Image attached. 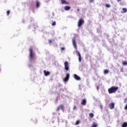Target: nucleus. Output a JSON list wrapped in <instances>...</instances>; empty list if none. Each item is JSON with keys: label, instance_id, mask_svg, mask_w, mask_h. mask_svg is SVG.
Instances as JSON below:
<instances>
[{"label": "nucleus", "instance_id": "obj_13", "mask_svg": "<svg viewBox=\"0 0 127 127\" xmlns=\"http://www.w3.org/2000/svg\"><path fill=\"white\" fill-rule=\"evenodd\" d=\"M126 12H127V8H123L121 13H126Z\"/></svg>", "mask_w": 127, "mask_h": 127}, {"label": "nucleus", "instance_id": "obj_10", "mask_svg": "<svg viewBox=\"0 0 127 127\" xmlns=\"http://www.w3.org/2000/svg\"><path fill=\"white\" fill-rule=\"evenodd\" d=\"M61 3H62V4H69V3L68 1H66L65 0H61Z\"/></svg>", "mask_w": 127, "mask_h": 127}, {"label": "nucleus", "instance_id": "obj_6", "mask_svg": "<svg viewBox=\"0 0 127 127\" xmlns=\"http://www.w3.org/2000/svg\"><path fill=\"white\" fill-rule=\"evenodd\" d=\"M76 53L77 54V55L78 56L79 62H81V61H82V58H81V54H80V52H79L78 51H76Z\"/></svg>", "mask_w": 127, "mask_h": 127}, {"label": "nucleus", "instance_id": "obj_9", "mask_svg": "<svg viewBox=\"0 0 127 127\" xmlns=\"http://www.w3.org/2000/svg\"><path fill=\"white\" fill-rule=\"evenodd\" d=\"M72 44L75 49H77V45L76 44V40L73 39L72 40Z\"/></svg>", "mask_w": 127, "mask_h": 127}, {"label": "nucleus", "instance_id": "obj_17", "mask_svg": "<svg viewBox=\"0 0 127 127\" xmlns=\"http://www.w3.org/2000/svg\"><path fill=\"white\" fill-rule=\"evenodd\" d=\"M98 125L96 124V122H93L92 124V127H97Z\"/></svg>", "mask_w": 127, "mask_h": 127}, {"label": "nucleus", "instance_id": "obj_11", "mask_svg": "<svg viewBox=\"0 0 127 127\" xmlns=\"http://www.w3.org/2000/svg\"><path fill=\"white\" fill-rule=\"evenodd\" d=\"M44 73L45 76H49V75H50V72L47 71L46 70H44Z\"/></svg>", "mask_w": 127, "mask_h": 127}, {"label": "nucleus", "instance_id": "obj_25", "mask_svg": "<svg viewBox=\"0 0 127 127\" xmlns=\"http://www.w3.org/2000/svg\"><path fill=\"white\" fill-rule=\"evenodd\" d=\"M60 110V106H59L57 109V112H59Z\"/></svg>", "mask_w": 127, "mask_h": 127}, {"label": "nucleus", "instance_id": "obj_21", "mask_svg": "<svg viewBox=\"0 0 127 127\" xmlns=\"http://www.w3.org/2000/svg\"><path fill=\"white\" fill-rule=\"evenodd\" d=\"M79 124H80V121L77 120L76 121L75 125V126H78V125H79Z\"/></svg>", "mask_w": 127, "mask_h": 127}, {"label": "nucleus", "instance_id": "obj_14", "mask_svg": "<svg viewBox=\"0 0 127 127\" xmlns=\"http://www.w3.org/2000/svg\"><path fill=\"white\" fill-rule=\"evenodd\" d=\"M71 7L69 6H65L64 7V9L65 10H69V9H70Z\"/></svg>", "mask_w": 127, "mask_h": 127}, {"label": "nucleus", "instance_id": "obj_31", "mask_svg": "<svg viewBox=\"0 0 127 127\" xmlns=\"http://www.w3.org/2000/svg\"><path fill=\"white\" fill-rule=\"evenodd\" d=\"M125 109L126 110H127V104L126 105V106H125Z\"/></svg>", "mask_w": 127, "mask_h": 127}, {"label": "nucleus", "instance_id": "obj_29", "mask_svg": "<svg viewBox=\"0 0 127 127\" xmlns=\"http://www.w3.org/2000/svg\"><path fill=\"white\" fill-rule=\"evenodd\" d=\"M127 98L124 99V103H127Z\"/></svg>", "mask_w": 127, "mask_h": 127}, {"label": "nucleus", "instance_id": "obj_35", "mask_svg": "<svg viewBox=\"0 0 127 127\" xmlns=\"http://www.w3.org/2000/svg\"><path fill=\"white\" fill-rule=\"evenodd\" d=\"M79 10H80V9H77V11H79Z\"/></svg>", "mask_w": 127, "mask_h": 127}, {"label": "nucleus", "instance_id": "obj_32", "mask_svg": "<svg viewBox=\"0 0 127 127\" xmlns=\"http://www.w3.org/2000/svg\"><path fill=\"white\" fill-rule=\"evenodd\" d=\"M61 50H65V48H61Z\"/></svg>", "mask_w": 127, "mask_h": 127}, {"label": "nucleus", "instance_id": "obj_1", "mask_svg": "<svg viewBox=\"0 0 127 127\" xmlns=\"http://www.w3.org/2000/svg\"><path fill=\"white\" fill-rule=\"evenodd\" d=\"M118 90H119V87L112 86L111 87L108 89V93L109 94H113L114 93H116V92H117Z\"/></svg>", "mask_w": 127, "mask_h": 127}, {"label": "nucleus", "instance_id": "obj_34", "mask_svg": "<svg viewBox=\"0 0 127 127\" xmlns=\"http://www.w3.org/2000/svg\"><path fill=\"white\" fill-rule=\"evenodd\" d=\"M121 0H117V1L119 2V1H121Z\"/></svg>", "mask_w": 127, "mask_h": 127}, {"label": "nucleus", "instance_id": "obj_16", "mask_svg": "<svg viewBox=\"0 0 127 127\" xmlns=\"http://www.w3.org/2000/svg\"><path fill=\"white\" fill-rule=\"evenodd\" d=\"M122 127H127V122L124 123L122 125Z\"/></svg>", "mask_w": 127, "mask_h": 127}, {"label": "nucleus", "instance_id": "obj_22", "mask_svg": "<svg viewBox=\"0 0 127 127\" xmlns=\"http://www.w3.org/2000/svg\"><path fill=\"white\" fill-rule=\"evenodd\" d=\"M52 26H55V25H56V21H54V22L52 23Z\"/></svg>", "mask_w": 127, "mask_h": 127}, {"label": "nucleus", "instance_id": "obj_19", "mask_svg": "<svg viewBox=\"0 0 127 127\" xmlns=\"http://www.w3.org/2000/svg\"><path fill=\"white\" fill-rule=\"evenodd\" d=\"M59 107H60V109H61L63 111V110H64V106H63V105H61L60 106H59Z\"/></svg>", "mask_w": 127, "mask_h": 127}, {"label": "nucleus", "instance_id": "obj_36", "mask_svg": "<svg viewBox=\"0 0 127 127\" xmlns=\"http://www.w3.org/2000/svg\"><path fill=\"white\" fill-rule=\"evenodd\" d=\"M1 69H0V72L1 71Z\"/></svg>", "mask_w": 127, "mask_h": 127}, {"label": "nucleus", "instance_id": "obj_2", "mask_svg": "<svg viewBox=\"0 0 127 127\" xmlns=\"http://www.w3.org/2000/svg\"><path fill=\"white\" fill-rule=\"evenodd\" d=\"M34 56H35V55L33 52V49L30 48L29 49V60L30 61H32V60H33V58H34Z\"/></svg>", "mask_w": 127, "mask_h": 127}, {"label": "nucleus", "instance_id": "obj_4", "mask_svg": "<svg viewBox=\"0 0 127 127\" xmlns=\"http://www.w3.org/2000/svg\"><path fill=\"white\" fill-rule=\"evenodd\" d=\"M69 78H70V74L69 73H66V76L63 79L64 82H68L69 81Z\"/></svg>", "mask_w": 127, "mask_h": 127}, {"label": "nucleus", "instance_id": "obj_18", "mask_svg": "<svg viewBox=\"0 0 127 127\" xmlns=\"http://www.w3.org/2000/svg\"><path fill=\"white\" fill-rule=\"evenodd\" d=\"M104 74H109V70L108 69H105L104 70Z\"/></svg>", "mask_w": 127, "mask_h": 127}, {"label": "nucleus", "instance_id": "obj_28", "mask_svg": "<svg viewBox=\"0 0 127 127\" xmlns=\"http://www.w3.org/2000/svg\"><path fill=\"white\" fill-rule=\"evenodd\" d=\"M110 6H111L110 5L108 4H106V7H110Z\"/></svg>", "mask_w": 127, "mask_h": 127}, {"label": "nucleus", "instance_id": "obj_33", "mask_svg": "<svg viewBox=\"0 0 127 127\" xmlns=\"http://www.w3.org/2000/svg\"><path fill=\"white\" fill-rule=\"evenodd\" d=\"M96 88H97V90H99V86H97Z\"/></svg>", "mask_w": 127, "mask_h": 127}, {"label": "nucleus", "instance_id": "obj_27", "mask_svg": "<svg viewBox=\"0 0 127 127\" xmlns=\"http://www.w3.org/2000/svg\"><path fill=\"white\" fill-rule=\"evenodd\" d=\"M77 109V107H76V106H74L73 108V110H76Z\"/></svg>", "mask_w": 127, "mask_h": 127}, {"label": "nucleus", "instance_id": "obj_30", "mask_svg": "<svg viewBox=\"0 0 127 127\" xmlns=\"http://www.w3.org/2000/svg\"><path fill=\"white\" fill-rule=\"evenodd\" d=\"M89 2H94V0H90Z\"/></svg>", "mask_w": 127, "mask_h": 127}, {"label": "nucleus", "instance_id": "obj_15", "mask_svg": "<svg viewBox=\"0 0 127 127\" xmlns=\"http://www.w3.org/2000/svg\"><path fill=\"white\" fill-rule=\"evenodd\" d=\"M36 7L37 8H38V7H39V6L40 5V3H39V1H36Z\"/></svg>", "mask_w": 127, "mask_h": 127}, {"label": "nucleus", "instance_id": "obj_8", "mask_svg": "<svg viewBox=\"0 0 127 127\" xmlns=\"http://www.w3.org/2000/svg\"><path fill=\"white\" fill-rule=\"evenodd\" d=\"M109 108H110V109H111V110H113V109H114V108H115V103H111L109 104Z\"/></svg>", "mask_w": 127, "mask_h": 127}, {"label": "nucleus", "instance_id": "obj_7", "mask_svg": "<svg viewBox=\"0 0 127 127\" xmlns=\"http://www.w3.org/2000/svg\"><path fill=\"white\" fill-rule=\"evenodd\" d=\"M74 79H75V80H77V81H80V80H81V78L77 75V74H74Z\"/></svg>", "mask_w": 127, "mask_h": 127}, {"label": "nucleus", "instance_id": "obj_3", "mask_svg": "<svg viewBox=\"0 0 127 127\" xmlns=\"http://www.w3.org/2000/svg\"><path fill=\"white\" fill-rule=\"evenodd\" d=\"M85 23V21L83 19H80L78 22V27H80V26H82L83 24Z\"/></svg>", "mask_w": 127, "mask_h": 127}, {"label": "nucleus", "instance_id": "obj_12", "mask_svg": "<svg viewBox=\"0 0 127 127\" xmlns=\"http://www.w3.org/2000/svg\"><path fill=\"white\" fill-rule=\"evenodd\" d=\"M87 102L86 101V99H82L81 102V105L83 106H85Z\"/></svg>", "mask_w": 127, "mask_h": 127}, {"label": "nucleus", "instance_id": "obj_24", "mask_svg": "<svg viewBox=\"0 0 127 127\" xmlns=\"http://www.w3.org/2000/svg\"><path fill=\"white\" fill-rule=\"evenodd\" d=\"M7 15H9V13H10V10H7L6 12Z\"/></svg>", "mask_w": 127, "mask_h": 127}, {"label": "nucleus", "instance_id": "obj_26", "mask_svg": "<svg viewBox=\"0 0 127 127\" xmlns=\"http://www.w3.org/2000/svg\"><path fill=\"white\" fill-rule=\"evenodd\" d=\"M52 40H49V43L50 44H51V43H52Z\"/></svg>", "mask_w": 127, "mask_h": 127}, {"label": "nucleus", "instance_id": "obj_5", "mask_svg": "<svg viewBox=\"0 0 127 127\" xmlns=\"http://www.w3.org/2000/svg\"><path fill=\"white\" fill-rule=\"evenodd\" d=\"M64 69L66 71L69 70V63L67 61L64 62Z\"/></svg>", "mask_w": 127, "mask_h": 127}, {"label": "nucleus", "instance_id": "obj_20", "mask_svg": "<svg viewBox=\"0 0 127 127\" xmlns=\"http://www.w3.org/2000/svg\"><path fill=\"white\" fill-rule=\"evenodd\" d=\"M89 117L91 119H92V118H94V114L93 113L89 114Z\"/></svg>", "mask_w": 127, "mask_h": 127}, {"label": "nucleus", "instance_id": "obj_23", "mask_svg": "<svg viewBox=\"0 0 127 127\" xmlns=\"http://www.w3.org/2000/svg\"><path fill=\"white\" fill-rule=\"evenodd\" d=\"M122 64L123 65H127V62H126V61L123 62Z\"/></svg>", "mask_w": 127, "mask_h": 127}]
</instances>
